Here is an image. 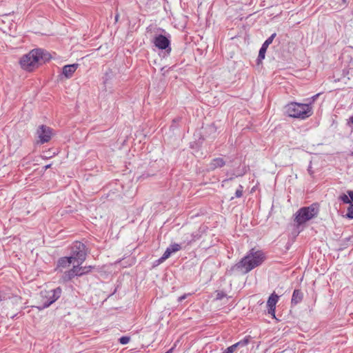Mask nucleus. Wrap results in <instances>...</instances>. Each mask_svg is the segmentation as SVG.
Wrapping results in <instances>:
<instances>
[{
    "label": "nucleus",
    "mask_w": 353,
    "mask_h": 353,
    "mask_svg": "<svg viewBox=\"0 0 353 353\" xmlns=\"http://www.w3.org/2000/svg\"><path fill=\"white\" fill-rule=\"evenodd\" d=\"M286 114L293 118L305 119L310 117L313 112L308 103L291 102L285 106Z\"/></svg>",
    "instance_id": "obj_3"
},
{
    "label": "nucleus",
    "mask_w": 353,
    "mask_h": 353,
    "mask_svg": "<svg viewBox=\"0 0 353 353\" xmlns=\"http://www.w3.org/2000/svg\"><path fill=\"white\" fill-rule=\"evenodd\" d=\"M250 339V336H247L243 340H241L239 342L234 343V345L236 348L245 347L249 344Z\"/></svg>",
    "instance_id": "obj_19"
},
{
    "label": "nucleus",
    "mask_w": 353,
    "mask_h": 353,
    "mask_svg": "<svg viewBox=\"0 0 353 353\" xmlns=\"http://www.w3.org/2000/svg\"><path fill=\"white\" fill-rule=\"evenodd\" d=\"M226 296V294L222 291H217L216 292V299L217 300H221L222 299H223L224 297Z\"/></svg>",
    "instance_id": "obj_24"
},
{
    "label": "nucleus",
    "mask_w": 353,
    "mask_h": 353,
    "mask_svg": "<svg viewBox=\"0 0 353 353\" xmlns=\"http://www.w3.org/2000/svg\"><path fill=\"white\" fill-rule=\"evenodd\" d=\"M130 340V339L129 336H123L119 339V342L123 345H125L129 343Z\"/></svg>",
    "instance_id": "obj_23"
},
{
    "label": "nucleus",
    "mask_w": 353,
    "mask_h": 353,
    "mask_svg": "<svg viewBox=\"0 0 353 353\" xmlns=\"http://www.w3.org/2000/svg\"><path fill=\"white\" fill-rule=\"evenodd\" d=\"M164 261H165V259H163V256H162L160 259H159L157 260V264H160V263H163Z\"/></svg>",
    "instance_id": "obj_29"
},
{
    "label": "nucleus",
    "mask_w": 353,
    "mask_h": 353,
    "mask_svg": "<svg viewBox=\"0 0 353 353\" xmlns=\"http://www.w3.org/2000/svg\"><path fill=\"white\" fill-rule=\"evenodd\" d=\"M187 297V294H183V296H181L178 299L179 302H182L184 299H185Z\"/></svg>",
    "instance_id": "obj_28"
},
{
    "label": "nucleus",
    "mask_w": 353,
    "mask_h": 353,
    "mask_svg": "<svg viewBox=\"0 0 353 353\" xmlns=\"http://www.w3.org/2000/svg\"><path fill=\"white\" fill-rule=\"evenodd\" d=\"M303 298V293L301 292V290L296 289L293 292L292 299H291V303L292 305H296L302 301Z\"/></svg>",
    "instance_id": "obj_13"
},
{
    "label": "nucleus",
    "mask_w": 353,
    "mask_h": 353,
    "mask_svg": "<svg viewBox=\"0 0 353 353\" xmlns=\"http://www.w3.org/2000/svg\"><path fill=\"white\" fill-rule=\"evenodd\" d=\"M37 134L39 138L38 143L43 144L51 139L52 129L44 125H41L37 130Z\"/></svg>",
    "instance_id": "obj_8"
},
{
    "label": "nucleus",
    "mask_w": 353,
    "mask_h": 353,
    "mask_svg": "<svg viewBox=\"0 0 353 353\" xmlns=\"http://www.w3.org/2000/svg\"><path fill=\"white\" fill-rule=\"evenodd\" d=\"M279 296L277 294L272 293L267 301L268 314H271L273 317H275L276 304L279 301Z\"/></svg>",
    "instance_id": "obj_9"
},
{
    "label": "nucleus",
    "mask_w": 353,
    "mask_h": 353,
    "mask_svg": "<svg viewBox=\"0 0 353 353\" xmlns=\"http://www.w3.org/2000/svg\"><path fill=\"white\" fill-rule=\"evenodd\" d=\"M276 35V33L272 34L263 43L261 48L259 50V56H258V59H257L258 63H259V62H261L265 58L267 48H268L269 45H270L272 43L273 39H274Z\"/></svg>",
    "instance_id": "obj_10"
},
{
    "label": "nucleus",
    "mask_w": 353,
    "mask_h": 353,
    "mask_svg": "<svg viewBox=\"0 0 353 353\" xmlns=\"http://www.w3.org/2000/svg\"><path fill=\"white\" fill-rule=\"evenodd\" d=\"M264 259V254L261 251H254V249H252L245 256L234 265V268L243 270V273L246 274L260 265Z\"/></svg>",
    "instance_id": "obj_2"
},
{
    "label": "nucleus",
    "mask_w": 353,
    "mask_h": 353,
    "mask_svg": "<svg viewBox=\"0 0 353 353\" xmlns=\"http://www.w3.org/2000/svg\"><path fill=\"white\" fill-rule=\"evenodd\" d=\"M154 46L159 50H165L168 54L171 52L170 41L163 34L156 35L152 40Z\"/></svg>",
    "instance_id": "obj_6"
},
{
    "label": "nucleus",
    "mask_w": 353,
    "mask_h": 353,
    "mask_svg": "<svg viewBox=\"0 0 353 353\" xmlns=\"http://www.w3.org/2000/svg\"><path fill=\"white\" fill-rule=\"evenodd\" d=\"M172 254V252L168 248L163 254V259L166 260Z\"/></svg>",
    "instance_id": "obj_26"
},
{
    "label": "nucleus",
    "mask_w": 353,
    "mask_h": 353,
    "mask_svg": "<svg viewBox=\"0 0 353 353\" xmlns=\"http://www.w3.org/2000/svg\"><path fill=\"white\" fill-rule=\"evenodd\" d=\"M61 292L62 290L59 287L48 292H46V297L48 299V301L44 302L42 305L38 306L37 307L39 310H43L49 307L60 297Z\"/></svg>",
    "instance_id": "obj_7"
},
{
    "label": "nucleus",
    "mask_w": 353,
    "mask_h": 353,
    "mask_svg": "<svg viewBox=\"0 0 353 353\" xmlns=\"http://www.w3.org/2000/svg\"><path fill=\"white\" fill-rule=\"evenodd\" d=\"M168 249L172 252H176L179 250H180L181 249V245L179 244H177V243H173V244H171L169 247H168Z\"/></svg>",
    "instance_id": "obj_20"
},
{
    "label": "nucleus",
    "mask_w": 353,
    "mask_h": 353,
    "mask_svg": "<svg viewBox=\"0 0 353 353\" xmlns=\"http://www.w3.org/2000/svg\"><path fill=\"white\" fill-rule=\"evenodd\" d=\"M348 124H353V115L350 117Z\"/></svg>",
    "instance_id": "obj_30"
},
{
    "label": "nucleus",
    "mask_w": 353,
    "mask_h": 353,
    "mask_svg": "<svg viewBox=\"0 0 353 353\" xmlns=\"http://www.w3.org/2000/svg\"><path fill=\"white\" fill-rule=\"evenodd\" d=\"M140 177H141V178H145V176H144V174H143V175H142V176H140Z\"/></svg>",
    "instance_id": "obj_34"
},
{
    "label": "nucleus",
    "mask_w": 353,
    "mask_h": 353,
    "mask_svg": "<svg viewBox=\"0 0 353 353\" xmlns=\"http://www.w3.org/2000/svg\"><path fill=\"white\" fill-rule=\"evenodd\" d=\"M236 347L234 344V345L228 347V348H226V350L224 351L223 353H233L236 350Z\"/></svg>",
    "instance_id": "obj_25"
},
{
    "label": "nucleus",
    "mask_w": 353,
    "mask_h": 353,
    "mask_svg": "<svg viewBox=\"0 0 353 353\" xmlns=\"http://www.w3.org/2000/svg\"><path fill=\"white\" fill-rule=\"evenodd\" d=\"M50 167H51V164L46 165L45 166V169L47 170V169L50 168Z\"/></svg>",
    "instance_id": "obj_31"
},
{
    "label": "nucleus",
    "mask_w": 353,
    "mask_h": 353,
    "mask_svg": "<svg viewBox=\"0 0 353 353\" xmlns=\"http://www.w3.org/2000/svg\"><path fill=\"white\" fill-rule=\"evenodd\" d=\"M73 267L74 269H77L76 271H78V273L79 272L81 273V276H82L86 273H88L92 269L91 266L82 267V266H80V265H79V264H77V265H74Z\"/></svg>",
    "instance_id": "obj_18"
},
{
    "label": "nucleus",
    "mask_w": 353,
    "mask_h": 353,
    "mask_svg": "<svg viewBox=\"0 0 353 353\" xmlns=\"http://www.w3.org/2000/svg\"><path fill=\"white\" fill-rule=\"evenodd\" d=\"M72 263H74L71 257H61L58 261V268H65L70 265Z\"/></svg>",
    "instance_id": "obj_17"
},
{
    "label": "nucleus",
    "mask_w": 353,
    "mask_h": 353,
    "mask_svg": "<svg viewBox=\"0 0 353 353\" xmlns=\"http://www.w3.org/2000/svg\"><path fill=\"white\" fill-rule=\"evenodd\" d=\"M319 94L314 95L312 98L306 99L307 101L306 103L310 104V106H311V104L317 99Z\"/></svg>",
    "instance_id": "obj_27"
},
{
    "label": "nucleus",
    "mask_w": 353,
    "mask_h": 353,
    "mask_svg": "<svg viewBox=\"0 0 353 353\" xmlns=\"http://www.w3.org/2000/svg\"><path fill=\"white\" fill-rule=\"evenodd\" d=\"M185 239L183 241V243L186 245H190L192 242L199 239L201 238V235L199 232H193L192 234H185Z\"/></svg>",
    "instance_id": "obj_14"
},
{
    "label": "nucleus",
    "mask_w": 353,
    "mask_h": 353,
    "mask_svg": "<svg viewBox=\"0 0 353 353\" xmlns=\"http://www.w3.org/2000/svg\"><path fill=\"white\" fill-rule=\"evenodd\" d=\"M319 212V207L316 203L300 208L294 214V221L296 226L299 228L307 221L314 219L318 215Z\"/></svg>",
    "instance_id": "obj_4"
},
{
    "label": "nucleus",
    "mask_w": 353,
    "mask_h": 353,
    "mask_svg": "<svg viewBox=\"0 0 353 353\" xmlns=\"http://www.w3.org/2000/svg\"><path fill=\"white\" fill-rule=\"evenodd\" d=\"M347 193L348 195L345 194H343L339 196V199L343 201L346 204H352L353 203V191L347 190Z\"/></svg>",
    "instance_id": "obj_15"
},
{
    "label": "nucleus",
    "mask_w": 353,
    "mask_h": 353,
    "mask_svg": "<svg viewBox=\"0 0 353 353\" xmlns=\"http://www.w3.org/2000/svg\"><path fill=\"white\" fill-rule=\"evenodd\" d=\"M180 119H181L180 118H176V119H174L173 120V121H174V122H177V121H180Z\"/></svg>",
    "instance_id": "obj_32"
},
{
    "label": "nucleus",
    "mask_w": 353,
    "mask_h": 353,
    "mask_svg": "<svg viewBox=\"0 0 353 353\" xmlns=\"http://www.w3.org/2000/svg\"><path fill=\"white\" fill-rule=\"evenodd\" d=\"M48 59L50 55L48 52L41 48H37L23 55L20 60V65L23 69L32 71L39 65L41 61H46Z\"/></svg>",
    "instance_id": "obj_1"
},
{
    "label": "nucleus",
    "mask_w": 353,
    "mask_h": 353,
    "mask_svg": "<svg viewBox=\"0 0 353 353\" xmlns=\"http://www.w3.org/2000/svg\"><path fill=\"white\" fill-rule=\"evenodd\" d=\"M77 68L78 64L77 63L65 65L63 68V74L66 78H70L72 76L73 73L76 71Z\"/></svg>",
    "instance_id": "obj_12"
},
{
    "label": "nucleus",
    "mask_w": 353,
    "mask_h": 353,
    "mask_svg": "<svg viewBox=\"0 0 353 353\" xmlns=\"http://www.w3.org/2000/svg\"><path fill=\"white\" fill-rule=\"evenodd\" d=\"M243 187L241 185H239V188H237V190L235 192V196L236 198H240V197L242 196V195H243Z\"/></svg>",
    "instance_id": "obj_22"
},
{
    "label": "nucleus",
    "mask_w": 353,
    "mask_h": 353,
    "mask_svg": "<svg viewBox=\"0 0 353 353\" xmlns=\"http://www.w3.org/2000/svg\"><path fill=\"white\" fill-rule=\"evenodd\" d=\"M76 270L77 269H74L73 267L71 270L65 272L61 276L62 281L63 282H68L76 276H81V273H78V271Z\"/></svg>",
    "instance_id": "obj_11"
},
{
    "label": "nucleus",
    "mask_w": 353,
    "mask_h": 353,
    "mask_svg": "<svg viewBox=\"0 0 353 353\" xmlns=\"http://www.w3.org/2000/svg\"><path fill=\"white\" fill-rule=\"evenodd\" d=\"M172 350V349H170V350H168V352H166L165 353H171Z\"/></svg>",
    "instance_id": "obj_33"
},
{
    "label": "nucleus",
    "mask_w": 353,
    "mask_h": 353,
    "mask_svg": "<svg viewBox=\"0 0 353 353\" xmlns=\"http://www.w3.org/2000/svg\"><path fill=\"white\" fill-rule=\"evenodd\" d=\"M346 216L349 219H353V204H350L348 206Z\"/></svg>",
    "instance_id": "obj_21"
},
{
    "label": "nucleus",
    "mask_w": 353,
    "mask_h": 353,
    "mask_svg": "<svg viewBox=\"0 0 353 353\" xmlns=\"http://www.w3.org/2000/svg\"><path fill=\"white\" fill-rule=\"evenodd\" d=\"M70 257L74 263L81 265L86 259L85 245L81 242H76L72 248Z\"/></svg>",
    "instance_id": "obj_5"
},
{
    "label": "nucleus",
    "mask_w": 353,
    "mask_h": 353,
    "mask_svg": "<svg viewBox=\"0 0 353 353\" xmlns=\"http://www.w3.org/2000/svg\"><path fill=\"white\" fill-rule=\"evenodd\" d=\"M225 165V161L223 158H216L212 160L210 164V168L211 170H214L218 168H222Z\"/></svg>",
    "instance_id": "obj_16"
}]
</instances>
